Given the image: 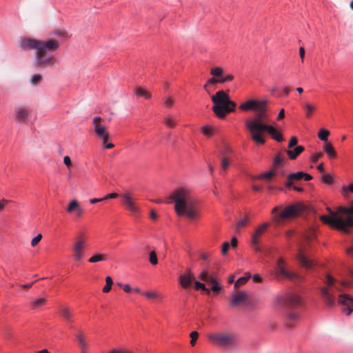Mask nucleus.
Returning <instances> with one entry per match:
<instances>
[{
    "label": "nucleus",
    "instance_id": "obj_1",
    "mask_svg": "<svg viewBox=\"0 0 353 353\" xmlns=\"http://www.w3.org/2000/svg\"><path fill=\"white\" fill-rule=\"evenodd\" d=\"M21 47L24 50H34V65L39 68L52 67L57 63L56 52L60 47L59 42L54 39L37 40L26 39Z\"/></svg>",
    "mask_w": 353,
    "mask_h": 353
},
{
    "label": "nucleus",
    "instance_id": "obj_2",
    "mask_svg": "<svg viewBox=\"0 0 353 353\" xmlns=\"http://www.w3.org/2000/svg\"><path fill=\"white\" fill-rule=\"evenodd\" d=\"M170 198L174 203V210L178 216H185L190 220L199 217L198 201L188 188H176Z\"/></svg>",
    "mask_w": 353,
    "mask_h": 353
},
{
    "label": "nucleus",
    "instance_id": "obj_3",
    "mask_svg": "<svg viewBox=\"0 0 353 353\" xmlns=\"http://www.w3.org/2000/svg\"><path fill=\"white\" fill-rule=\"evenodd\" d=\"M245 125L251 134L252 139L258 144H263L265 139L263 137L264 132H268L272 139L278 142L283 141L282 134L273 125H268L265 112H257L253 117L245 121Z\"/></svg>",
    "mask_w": 353,
    "mask_h": 353
},
{
    "label": "nucleus",
    "instance_id": "obj_4",
    "mask_svg": "<svg viewBox=\"0 0 353 353\" xmlns=\"http://www.w3.org/2000/svg\"><path fill=\"white\" fill-rule=\"evenodd\" d=\"M330 215L321 216V220L333 228L345 233L353 227V201L350 208L339 207L336 212L330 210Z\"/></svg>",
    "mask_w": 353,
    "mask_h": 353
},
{
    "label": "nucleus",
    "instance_id": "obj_5",
    "mask_svg": "<svg viewBox=\"0 0 353 353\" xmlns=\"http://www.w3.org/2000/svg\"><path fill=\"white\" fill-rule=\"evenodd\" d=\"M208 339L214 345L222 349L235 347L238 344V336L231 332H215L208 334Z\"/></svg>",
    "mask_w": 353,
    "mask_h": 353
},
{
    "label": "nucleus",
    "instance_id": "obj_6",
    "mask_svg": "<svg viewBox=\"0 0 353 353\" xmlns=\"http://www.w3.org/2000/svg\"><path fill=\"white\" fill-rule=\"evenodd\" d=\"M319 290L326 306L334 307L336 305L334 292H341L340 288L336 285V280L330 274H327L324 279V285Z\"/></svg>",
    "mask_w": 353,
    "mask_h": 353
},
{
    "label": "nucleus",
    "instance_id": "obj_7",
    "mask_svg": "<svg viewBox=\"0 0 353 353\" xmlns=\"http://www.w3.org/2000/svg\"><path fill=\"white\" fill-rule=\"evenodd\" d=\"M212 101L214 103L212 110H235L237 106L223 90H219L212 96Z\"/></svg>",
    "mask_w": 353,
    "mask_h": 353
},
{
    "label": "nucleus",
    "instance_id": "obj_8",
    "mask_svg": "<svg viewBox=\"0 0 353 353\" xmlns=\"http://www.w3.org/2000/svg\"><path fill=\"white\" fill-rule=\"evenodd\" d=\"M270 101L267 98L260 99H249L245 102L241 104L239 109L241 110H249L252 109L254 110H267L271 108Z\"/></svg>",
    "mask_w": 353,
    "mask_h": 353
},
{
    "label": "nucleus",
    "instance_id": "obj_9",
    "mask_svg": "<svg viewBox=\"0 0 353 353\" xmlns=\"http://www.w3.org/2000/svg\"><path fill=\"white\" fill-rule=\"evenodd\" d=\"M92 128L97 136L101 139L103 143L110 138V134L105 125V121L99 117H95L92 119Z\"/></svg>",
    "mask_w": 353,
    "mask_h": 353
},
{
    "label": "nucleus",
    "instance_id": "obj_10",
    "mask_svg": "<svg viewBox=\"0 0 353 353\" xmlns=\"http://www.w3.org/2000/svg\"><path fill=\"white\" fill-rule=\"evenodd\" d=\"M85 248V240L81 237L77 238L72 247L73 259L77 261H81L84 256Z\"/></svg>",
    "mask_w": 353,
    "mask_h": 353
},
{
    "label": "nucleus",
    "instance_id": "obj_11",
    "mask_svg": "<svg viewBox=\"0 0 353 353\" xmlns=\"http://www.w3.org/2000/svg\"><path fill=\"white\" fill-rule=\"evenodd\" d=\"M338 303L341 306L342 311L347 316L353 312V297L346 293H341L338 297Z\"/></svg>",
    "mask_w": 353,
    "mask_h": 353
},
{
    "label": "nucleus",
    "instance_id": "obj_12",
    "mask_svg": "<svg viewBox=\"0 0 353 353\" xmlns=\"http://www.w3.org/2000/svg\"><path fill=\"white\" fill-rule=\"evenodd\" d=\"M121 201L125 208L130 212L136 214L140 212V208L135 203L134 198L129 192H125L121 194Z\"/></svg>",
    "mask_w": 353,
    "mask_h": 353
},
{
    "label": "nucleus",
    "instance_id": "obj_13",
    "mask_svg": "<svg viewBox=\"0 0 353 353\" xmlns=\"http://www.w3.org/2000/svg\"><path fill=\"white\" fill-rule=\"evenodd\" d=\"M14 117L19 123H32L36 119L34 112H15Z\"/></svg>",
    "mask_w": 353,
    "mask_h": 353
},
{
    "label": "nucleus",
    "instance_id": "obj_14",
    "mask_svg": "<svg viewBox=\"0 0 353 353\" xmlns=\"http://www.w3.org/2000/svg\"><path fill=\"white\" fill-rule=\"evenodd\" d=\"M66 211L73 215L75 218H81L84 214V210L77 199L70 201Z\"/></svg>",
    "mask_w": 353,
    "mask_h": 353
},
{
    "label": "nucleus",
    "instance_id": "obj_15",
    "mask_svg": "<svg viewBox=\"0 0 353 353\" xmlns=\"http://www.w3.org/2000/svg\"><path fill=\"white\" fill-rule=\"evenodd\" d=\"M301 210L299 204H293L286 207L279 215L280 219H292L299 215Z\"/></svg>",
    "mask_w": 353,
    "mask_h": 353
},
{
    "label": "nucleus",
    "instance_id": "obj_16",
    "mask_svg": "<svg viewBox=\"0 0 353 353\" xmlns=\"http://www.w3.org/2000/svg\"><path fill=\"white\" fill-rule=\"evenodd\" d=\"M283 264H284V261L283 259L281 258L277 261V263H276L277 269L279 271L280 274L283 277H285L286 279H291V280H296V279H300V276L295 272H290V271L285 270Z\"/></svg>",
    "mask_w": 353,
    "mask_h": 353
},
{
    "label": "nucleus",
    "instance_id": "obj_17",
    "mask_svg": "<svg viewBox=\"0 0 353 353\" xmlns=\"http://www.w3.org/2000/svg\"><path fill=\"white\" fill-rule=\"evenodd\" d=\"M193 274L191 270H188V273L182 274L179 278V283L183 288H187L190 287L193 280Z\"/></svg>",
    "mask_w": 353,
    "mask_h": 353
},
{
    "label": "nucleus",
    "instance_id": "obj_18",
    "mask_svg": "<svg viewBox=\"0 0 353 353\" xmlns=\"http://www.w3.org/2000/svg\"><path fill=\"white\" fill-rule=\"evenodd\" d=\"M59 316L65 321L70 323L72 321L73 313L72 309L67 305H61L59 309Z\"/></svg>",
    "mask_w": 353,
    "mask_h": 353
},
{
    "label": "nucleus",
    "instance_id": "obj_19",
    "mask_svg": "<svg viewBox=\"0 0 353 353\" xmlns=\"http://www.w3.org/2000/svg\"><path fill=\"white\" fill-rule=\"evenodd\" d=\"M296 258L299 263L307 269L311 268L314 264L312 261L307 258L305 250L303 248L299 250Z\"/></svg>",
    "mask_w": 353,
    "mask_h": 353
},
{
    "label": "nucleus",
    "instance_id": "obj_20",
    "mask_svg": "<svg viewBox=\"0 0 353 353\" xmlns=\"http://www.w3.org/2000/svg\"><path fill=\"white\" fill-rule=\"evenodd\" d=\"M134 93L137 97H143L145 99H150L152 94L150 91L141 86H136L134 88Z\"/></svg>",
    "mask_w": 353,
    "mask_h": 353
},
{
    "label": "nucleus",
    "instance_id": "obj_21",
    "mask_svg": "<svg viewBox=\"0 0 353 353\" xmlns=\"http://www.w3.org/2000/svg\"><path fill=\"white\" fill-rule=\"evenodd\" d=\"M304 151V148L301 145L296 146L293 150L289 149L286 151V153L288 157L294 160L301 153Z\"/></svg>",
    "mask_w": 353,
    "mask_h": 353
},
{
    "label": "nucleus",
    "instance_id": "obj_22",
    "mask_svg": "<svg viewBox=\"0 0 353 353\" xmlns=\"http://www.w3.org/2000/svg\"><path fill=\"white\" fill-rule=\"evenodd\" d=\"M286 300L293 307L299 306L301 304V297L294 293L289 294L286 297Z\"/></svg>",
    "mask_w": 353,
    "mask_h": 353
},
{
    "label": "nucleus",
    "instance_id": "obj_23",
    "mask_svg": "<svg viewBox=\"0 0 353 353\" xmlns=\"http://www.w3.org/2000/svg\"><path fill=\"white\" fill-rule=\"evenodd\" d=\"M248 295L245 292H241L237 294H234L232 296V304L234 305H236L240 303H242L246 300Z\"/></svg>",
    "mask_w": 353,
    "mask_h": 353
},
{
    "label": "nucleus",
    "instance_id": "obj_24",
    "mask_svg": "<svg viewBox=\"0 0 353 353\" xmlns=\"http://www.w3.org/2000/svg\"><path fill=\"white\" fill-rule=\"evenodd\" d=\"M108 259V255L103 253H95L89 259L90 263H95L101 261H105Z\"/></svg>",
    "mask_w": 353,
    "mask_h": 353
},
{
    "label": "nucleus",
    "instance_id": "obj_25",
    "mask_svg": "<svg viewBox=\"0 0 353 353\" xmlns=\"http://www.w3.org/2000/svg\"><path fill=\"white\" fill-rule=\"evenodd\" d=\"M47 298L46 296L38 297L35 299H32L30 301V305L32 309H37L46 303Z\"/></svg>",
    "mask_w": 353,
    "mask_h": 353
},
{
    "label": "nucleus",
    "instance_id": "obj_26",
    "mask_svg": "<svg viewBox=\"0 0 353 353\" xmlns=\"http://www.w3.org/2000/svg\"><path fill=\"white\" fill-rule=\"evenodd\" d=\"M232 154V149L230 145L227 144H223L219 148V154L221 157H231Z\"/></svg>",
    "mask_w": 353,
    "mask_h": 353
},
{
    "label": "nucleus",
    "instance_id": "obj_27",
    "mask_svg": "<svg viewBox=\"0 0 353 353\" xmlns=\"http://www.w3.org/2000/svg\"><path fill=\"white\" fill-rule=\"evenodd\" d=\"M76 338L78 341V343H79V346L81 347V348L83 350L82 353H84V352L88 348V344L86 343L85 338L83 334L81 332H79L78 334H77Z\"/></svg>",
    "mask_w": 353,
    "mask_h": 353
},
{
    "label": "nucleus",
    "instance_id": "obj_28",
    "mask_svg": "<svg viewBox=\"0 0 353 353\" xmlns=\"http://www.w3.org/2000/svg\"><path fill=\"white\" fill-rule=\"evenodd\" d=\"M323 150L327 154V157L330 159H334L336 156V152L334 148L329 143L325 144V145L323 146Z\"/></svg>",
    "mask_w": 353,
    "mask_h": 353
},
{
    "label": "nucleus",
    "instance_id": "obj_29",
    "mask_svg": "<svg viewBox=\"0 0 353 353\" xmlns=\"http://www.w3.org/2000/svg\"><path fill=\"white\" fill-rule=\"evenodd\" d=\"M275 175V172L273 170H270L269 172L261 174L259 175H257L256 176H253L252 179H260V180H265V181H270L271 179Z\"/></svg>",
    "mask_w": 353,
    "mask_h": 353
},
{
    "label": "nucleus",
    "instance_id": "obj_30",
    "mask_svg": "<svg viewBox=\"0 0 353 353\" xmlns=\"http://www.w3.org/2000/svg\"><path fill=\"white\" fill-rule=\"evenodd\" d=\"M203 134L207 138H210L214 132V128L209 125H205L201 128Z\"/></svg>",
    "mask_w": 353,
    "mask_h": 353
},
{
    "label": "nucleus",
    "instance_id": "obj_31",
    "mask_svg": "<svg viewBox=\"0 0 353 353\" xmlns=\"http://www.w3.org/2000/svg\"><path fill=\"white\" fill-rule=\"evenodd\" d=\"M212 284L211 290L215 293H219L222 289V286L219 284L218 281L214 278H211L209 282Z\"/></svg>",
    "mask_w": 353,
    "mask_h": 353
},
{
    "label": "nucleus",
    "instance_id": "obj_32",
    "mask_svg": "<svg viewBox=\"0 0 353 353\" xmlns=\"http://www.w3.org/2000/svg\"><path fill=\"white\" fill-rule=\"evenodd\" d=\"M268 225L269 224L268 223L261 224L255 230L252 234L259 238L264 233Z\"/></svg>",
    "mask_w": 353,
    "mask_h": 353
},
{
    "label": "nucleus",
    "instance_id": "obj_33",
    "mask_svg": "<svg viewBox=\"0 0 353 353\" xmlns=\"http://www.w3.org/2000/svg\"><path fill=\"white\" fill-rule=\"evenodd\" d=\"M50 36L57 37L59 38L65 39L68 34L65 30H55L50 33Z\"/></svg>",
    "mask_w": 353,
    "mask_h": 353
},
{
    "label": "nucleus",
    "instance_id": "obj_34",
    "mask_svg": "<svg viewBox=\"0 0 353 353\" xmlns=\"http://www.w3.org/2000/svg\"><path fill=\"white\" fill-rule=\"evenodd\" d=\"M210 74L214 77L222 78L223 74V70L222 68L217 66L210 70Z\"/></svg>",
    "mask_w": 353,
    "mask_h": 353
},
{
    "label": "nucleus",
    "instance_id": "obj_35",
    "mask_svg": "<svg viewBox=\"0 0 353 353\" xmlns=\"http://www.w3.org/2000/svg\"><path fill=\"white\" fill-rule=\"evenodd\" d=\"M259 238H258L257 236H256L253 234L252 235L251 245L255 252H261V250L259 247Z\"/></svg>",
    "mask_w": 353,
    "mask_h": 353
},
{
    "label": "nucleus",
    "instance_id": "obj_36",
    "mask_svg": "<svg viewBox=\"0 0 353 353\" xmlns=\"http://www.w3.org/2000/svg\"><path fill=\"white\" fill-rule=\"evenodd\" d=\"M199 277L201 281H205V282H210V279L213 278L212 276L209 274L208 270H203L201 272Z\"/></svg>",
    "mask_w": 353,
    "mask_h": 353
},
{
    "label": "nucleus",
    "instance_id": "obj_37",
    "mask_svg": "<svg viewBox=\"0 0 353 353\" xmlns=\"http://www.w3.org/2000/svg\"><path fill=\"white\" fill-rule=\"evenodd\" d=\"M42 78L41 74H34L30 78V83L32 85H37L41 83Z\"/></svg>",
    "mask_w": 353,
    "mask_h": 353
},
{
    "label": "nucleus",
    "instance_id": "obj_38",
    "mask_svg": "<svg viewBox=\"0 0 353 353\" xmlns=\"http://www.w3.org/2000/svg\"><path fill=\"white\" fill-rule=\"evenodd\" d=\"M303 176H304L303 172H298L296 173L290 174L288 176V179L290 181L300 180L303 177Z\"/></svg>",
    "mask_w": 353,
    "mask_h": 353
},
{
    "label": "nucleus",
    "instance_id": "obj_39",
    "mask_svg": "<svg viewBox=\"0 0 353 353\" xmlns=\"http://www.w3.org/2000/svg\"><path fill=\"white\" fill-rule=\"evenodd\" d=\"M231 157H221V166L224 170H226L230 165Z\"/></svg>",
    "mask_w": 353,
    "mask_h": 353
},
{
    "label": "nucleus",
    "instance_id": "obj_40",
    "mask_svg": "<svg viewBox=\"0 0 353 353\" xmlns=\"http://www.w3.org/2000/svg\"><path fill=\"white\" fill-rule=\"evenodd\" d=\"M105 282H106V284L103 288V292L105 293H107L111 290V287H112L113 281H112V278L108 276L105 278Z\"/></svg>",
    "mask_w": 353,
    "mask_h": 353
},
{
    "label": "nucleus",
    "instance_id": "obj_41",
    "mask_svg": "<svg viewBox=\"0 0 353 353\" xmlns=\"http://www.w3.org/2000/svg\"><path fill=\"white\" fill-rule=\"evenodd\" d=\"M329 134L330 132L327 130L321 129L319 132L318 137L321 141H326Z\"/></svg>",
    "mask_w": 353,
    "mask_h": 353
},
{
    "label": "nucleus",
    "instance_id": "obj_42",
    "mask_svg": "<svg viewBox=\"0 0 353 353\" xmlns=\"http://www.w3.org/2000/svg\"><path fill=\"white\" fill-rule=\"evenodd\" d=\"M165 108H172L174 105V99L171 97H165L163 100Z\"/></svg>",
    "mask_w": 353,
    "mask_h": 353
},
{
    "label": "nucleus",
    "instance_id": "obj_43",
    "mask_svg": "<svg viewBox=\"0 0 353 353\" xmlns=\"http://www.w3.org/2000/svg\"><path fill=\"white\" fill-rule=\"evenodd\" d=\"M250 275H248V276H243L240 277L237 279V281L234 283L235 288H239L243 285H244L248 279L250 278Z\"/></svg>",
    "mask_w": 353,
    "mask_h": 353
},
{
    "label": "nucleus",
    "instance_id": "obj_44",
    "mask_svg": "<svg viewBox=\"0 0 353 353\" xmlns=\"http://www.w3.org/2000/svg\"><path fill=\"white\" fill-rule=\"evenodd\" d=\"M149 261L152 265H156L158 263L157 256L154 251H151L150 252Z\"/></svg>",
    "mask_w": 353,
    "mask_h": 353
},
{
    "label": "nucleus",
    "instance_id": "obj_45",
    "mask_svg": "<svg viewBox=\"0 0 353 353\" xmlns=\"http://www.w3.org/2000/svg\"><path fill=\"white\" fill-rule=\"evenodd\" d=\"M299 319V314L295 312H289L287 316L288 324L291 325V321H296Z\"/></svg>",
    "mask_w": 353,
    "mask_h": 353
},
{
    "label": "nucleus",
    "instance_id": "obj_46",
    "mask_svg": "<svg viewBox=\"0 0 353 353\" xmlns=\"http://www.w3.org/2000/svg\"><path fill=\"white\" fill-rule=\"evenodd\" d=\"M233 79L234 76L232 74H223L222 78L220 79V83L223 84L227 82H230Z\"/></svg>",
    "mask_w": 353,
    "mask_h": 353
},
{
    "label": "nucleus",
    "instance_id": "obj_47",
    "mask_svg": "<svg viewBox=\"0 0 353 353\" xmlns=\"http://www.w3.org/2000/svg\"><path fill=\"white\" fill-rule=\"evenodd\" d=\"M108 353H132V352L125 347L113 348Z\"/></svg>",
    "mask_w": 353,
    "mask_h": 353
},
{
    "label": "nucleus",
    "instance_id": "obj_48",
    "mask_svg": "<svg viewBox=\"0 0 353 353\" xmlns=\"http://www.w3.org/2000/svg\"><path fill=\"white\" fill-rule=\"evenodd\" d=\"M285 299L283 296H281V295L276 296L273 301L274 306L276 307V306L281 305L283 303Z\"/></svg>",
    "mask_w": 353,
    "mask_h": 353
},
{
    "label": "nucleus",
    "instance_id": "obj_49",
    "mask_svg": "<svg viewBox=\"0 0 353 353\" xmlns=\"http://www.w3.org/2000/svg\"><path fill=\"white\" fill-rule=\"evenodd\" d=\"M322 181L328 185H331L334 182L333 176L330 174H325L322 176Z\"/></svg>",
    "mask_w": 353,
    "mask_h": 353
},
{
    "label": "nucleus",
    "instance_id": "obj_50",
    "mask_svg": "<svg viewBox=\"0 0 353 353\" xmlns=\"http://www.w3.org/2000/svg\"><path fill=\"white\" fill-rule=\"evenodd\" d=\"M145 296L148 299H157L160 296V295L158 292H152V291L145 292Z\"/></svg>",
    "mask_w": 353,
    "mask_h": 353
},
{
    "label": "nucleus",
    "instance_id": "obj_51",
    "mask_svg": "<svg viewBox=\"0 0 353 353\" xmlns=\"http://www.w3.org/2000/svg\"><path fill=\"white\" fill-rule=\"evenodd\" d=\"M42 235L41 234H37L35 237H34L31 241V246L35 247L41 240Z\"/></svg>",
    "mask_w": 353,
    "mask_h": 353
},
{
    "label": "nucleus",
    "instance_id": "obj_52",
    "mask_svg": "<svg viewBox=\"0 0 353 353\" xmlns=\"http://www.w3.org/2000/svg\"><path fill=\"white\" fill-rule=\"evenodd\" d=\"M199 333L196 331H193L190 334V336L191 337L190 344L192 346L195 345Z\"/></svg>",
    "mask_w": 353,
    "mask_h": 353
},
{
    "label": "nucleus",
    "instance_id": "obj_53",
    "mask_svg": "<svg viewBox=\"0 0 353 353\" xmlns=\"http://www.w3.org/2000/svg\"><path fill=\"white\" fill-rule=\"evenodd\" d=\"M165 125L170 128L173 127L176 123L174 119L170 117H168L165 119Z\"/></svg>",
    "mask_w": 353,
    "mask_h": 353
},
{
    "label": "nucleus",
    "instance_id": "obj_54",
    "mask_svg": "<svg viewBox=\"0 0 353 353\" xmlns=\"http://www.w3.org/2000/svg\"><path fill=\"white\" fill-rule=\"evenodd\" d=\"M248 221V217L239 221L236 225V229L239 230L241 228L244 227L247 224Z\"/></svg>",
    "mask_w": 353,
    "mask_h": 353
},
{
    "label": "nucleus",
    "instance_id": "obj_55",
    "mask_svg": "<svg viewBox=\"0 0 353 353\" xmlns=\"http://www.w3.org/2000/svg\"><path fill=\"white\" fill-rule=\"evenodd\" d=\"M297 142H298V140H297L296 137H292L288 143V148L289 149L292 148L293 147L296 145Z\"/></svg>",
    "mask_w": 353,
    "mask_h": 353
},
{
    "label": "nucleus",
    "instance_id": "obj_56",
    "mask_svg": "<svg viewBox=\"0 0 353 353\" xmlns=\"http://www.w3.org/2000/svg\"><path fill=\"white\" fill-rule=\"evenodd\" d=\"M215 83H220V79L211 78L208 79L207 83L204 85V88L206 89L208 85H212Z\"/></svg>",
    "mask_w": 353,
    "mask_h": 353
},
{
    "label": "nucleus",
    "instance_id": "obj_57",
    "mask_svg": "<svg viewBox=\"0 0 353 353\" xmlns=\"http://www.w3.org/2000/svg\"><path fill=\"white\" fill-rule=\"evenodd\" d=\"M342 191L344 194L347 193V192H351L353 193V183L349 184L347 187H343Z\"/></svg>",
    "mask_w": 353,
    "mask_h": 353
},
{
    "label": "nucleus",
    "instance_id": "obj_58",
    "mask_svg": "<svg viewBox=\"0 0 353 353\" xmlns=\"http://www.w3.org/2000/svg\"><path fill=\"white\" fill-rule=\"evenodd\" d=\"M205 286V285L204 283H201V282H199L198 281L194 282V288H195L196 290H200V289L201 290H203V289L204 288Z\"/></svg>",
    "mask_w": 353,
    "mask_h": 353
},
{
    "label": "nucleus",
    "instance_id": "obj_59",
    "mask_svg": "<svg viewBox=\"0 0 353 353\" xmlns=\"http://www.w3.org/2000/svg\"><path fill=\"white\" fill-rule=\"evenodd\" d=\"M321 156L322 154L321 152L314 153L311 156V161L313 162H316Z\"/></svg>",
    "mask_w": 353,
    "mask_h": 353
},
{
    "label": "nucleus",
    "instance_id": "obj_60",
    "mask_svg": "<svg viewBox=\"0 0 353 353\" xmlns=\"http://www.w3.org/2000/svg\"><path fill=\"white\" fill-rule=\"evenodd\" d=\"M230 248V244L228 242H225L222 245L221 252L223 254H225Z\"/></svg>",
    "mask_w": 353,
    "mask_h": 353
},
{
    "label": "nucleus",
    "instance_id": "obj_61",
    "mask_svg": "<svg viewBox=\"0 0 353 353\" xmlns=\"http://www.w3.org/2000/svg\"><path fill=\"white\" fill-rule=\"evenodd\" d=\"M229 112H215L216 117L219 119H223L226 117Z\"/></svg>",
    "mask_w": 353,
    "mask_h": 353
},
{
    "label": "nucleus",
    "instance_id": "obj_62",
    "mask_svg": "<svg viewBox=\"0 0 353 353\" xmlns=\"http://www.w3.org/2000/svg\"><path fill=\"white\" fill-rule=\"evenodd\" d=\"M63 163H64V164H65L68 168H70V166H71V163H71V159H70V157H68V156H65V157H63Z\"/></svg>",
    "mask_w": 353,
    "mask_h": 353
},
{
    "label": "nucleus",
    "instance_id": "obj_63",
    "mask_svg": "<svg viewBox=\"0 0 353 353\" xmlns=\"http://www.w3.org/2000/svg\"><path fill=\"white\" fill-rule=\"evenodd\" d=\"M8 202V201L4 199L0 200V212L4 210L5 206Z\"/></svg>",
    "mask_w": 353,
    "mask_h": 353
},
{
    "label": "nucleus",
    "instance_id": "obj_64",
    "mask_svg": "<svg viewBox=\"0 0 353 353\" xmlns=\"http://www.w3.org/2000/svg\"><path fill=\"white\" fill-rule=\"evenodd\" d=\"M299 57L301 59V61L303 62L304 61V57H305V49L303 47H300L299 49Z\"/></svg>",
    "mask_w": 353,
    "mask_h": 353
}]
</instances>
